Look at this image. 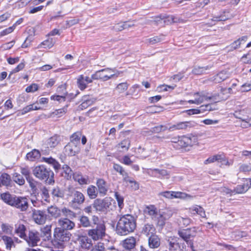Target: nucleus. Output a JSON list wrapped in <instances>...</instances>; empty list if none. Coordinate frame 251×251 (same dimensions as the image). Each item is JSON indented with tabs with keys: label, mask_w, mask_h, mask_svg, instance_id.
<instances>
[{
	"label": "nucleus",
	"mask_w": 251,
	"mask_h": 251,
	"mask_svg": "<svg viewBox=\"0 0 251 251\" xmlns=\"http://www.w3.org/2000/svg\"><path fill=\"white\" fill-rule=\"evenodd\" d=\"M87 193L90 199H94L98 196L99 192L96 187L90 185L87 189Z\"/></svg>",
	"instance_id": "37"
},
{
	"label": "nucleus",
	"mask_w": 251,
	"mask_h": 251,
	"mask_svg": "<svg viewBox=\"0 0 251 251\" xmlns=\"http://www.w3.org/2000/svg\"><path fill=\"white\" fill-rule=\"evenodd\" d=\"M248 38V36H243L234 41L229 46L226 47L228 51H231L240 48L242 44H244Z\"/></svg>",
	"instance_id": "19"
},
{
	"label": "nucleus",
	"mask_w": 251,
	"mask_h": 251,
	"mask_svg": "<svg viewBox=\"0 0 251 251\" xmlns=\"http://www.w3.org/2000/svg\"><path fill=\"white\" fill-rule=\"evenodd\" d=\"M165 36L163 35L154 36L147 39V42L151 45H153L159 43L164 40Z\"/></svg>",
	"instance_id": "47"
},
{
	"label": "nucleus",
	"mask_w": 251,
	"mask_h": 251,
	"mask_svg": "<svg viewBox=\"0 0 251 251\" xmlns=\"http://www.w3.org/2000/svg\"><path fill=\"white\" fill-rule=\"evenodd\" d=\"M29 183V186L32 190L36 189L37 181H36L31 176L26 179Z\"/></svg>",
	"instance_id": "58"
},
{
	"label": "nucleus",
	"mask_w": 251,
	"mask_h": 251,
	"mask_svg": "<svg viewBox=\"0 0 251 251\" xmlns=\"http://www.w3.org/2000/svg\"><path fill=\"white\" fill-rule=\"evenodd\" d=\"M227 12H228L224 11L223 12V15L214 16L212 20L214 21H225L229 18V17L228 16L226 15V13Z\"/></svg>",
	"instance_id": "62"
},
{
	"label": "nucleus",
	"mask_w": 251,
	"mask_h": 251,
	"mask_svg": "<svg viewBox=\"0 0 251 251\" xmlns=\"http://www.w3.org/2000/svg\"><path fill=\"white\" fill-rule=\"evenodd\" d=\"M70 237L71 234L68 231L56 227L54 230L53 245L56 248L63 249L65 244L70 240Z\"/></svg>",
	"instance_id": "4"
},
{
	"label": "nucleus",
	"mask_w": 251,
	"mask_h": 251,
	"mask_svg": "<svg viewBox=\"0 0 251 251\" xmlns=\"http://www.w3.org/2000/svg\"><path fill=\"white\" fill-rule=\"evenodd\" d=\"M2 231L5 234H11L13 231V227L8 224L2 223L1 225Z\"/></svg>",
	"instance_id": "51"
},
{
	"label": "nucleus",
	"mask_w": 251,
	"mask_h": 251,
	"mask_svg": "<svg viewBox=\"0 0 251 251\" xmlns=\"http://www.w3.org/2000/svg\"><path fill=\"white\" fill-rule=\"evenodd\" d=\"M159 196L169 199H173L174 198L192 199L193 198V196L185 193L169 191L161 192L159 194Z\"/></svg>",
	"instance_id": "10"
},
{
	"label": "nucleus",
	"mask_w": 251,
	"mask_h": 251,
	"mask_svg": "<svg viewBox=\"0 0 251 251\" xmlns=\"http://www.w3.org/2000/svg\"><path fill=\"white\" fill-rule=\"evenodd\" d=\"M211 68V66H196L192 70L193 74L195 75H201L206 72V71Z\"/></svg>",
	"instance_id": "33"
},
{
	"label": "nucleus",
	"mask_w": 251,
	"mask_h": 251,
	"mask_svg": "<svg viewBox=\"0 0 251 251\" xmlns=\"http://www.w3.org/2000/svg\"><path fill=\"white\" fill-rule=\"evenodd\" d=\"M79 221L80 226L83 227H89L91 226V222L89 218L86 216L82 215L79 218Z\"/></svg>",
	"instance_id": "41"
},
{
	"label": "nucleus",
	"mask_w": 251,
	"mask_h": 251,
	"mask_svg": "<svg viewBox=\"0 0 251 251\" xmlns=\"http://www.w3.org/2000/svg\"><path fill=\"white\" fill-rule=\"evenodd\" d=\"M73 178L75 181L78 182L80 185L87 184L88 183L87 178L84 177L81 174L75 173L73 175Z\"/></svg>",
	"instance_id": "36"
},
{
	"label": "nucleus",
	"mask_w": 251,
	"mask_h": 251,
	"mask_svg": "<svg viewBox=\"0 0 251 251\" xmlns=\"http://www.w3.org/2000/svg\"><path fill=\"white\" fill-rule=\"evenodd\" d=\"M61 213L68 219H73L76 217V214L75 212L66 207L61 209Z\"/></svg>",
	"instance_id": "46"
},
{
	"label": "nucleus",
	"mask_w": 251,
	"mask_h": 251,
	"mask_svg": "<svg viewBox=\"0 0 251 251\" xmlns=\"http://www.w3.org/2000/svg\"><path fill=\"white\" fill-rule=\"evenodd\" d=\"M1 199L6 204L14 207L21 212L26 211L29 206L27 199L25 197L11 195L5 193L1 194Z\"/></svg>",
	"instance_id": "2"
},
{
	"label": "nucleus",
	"mask_w": 251,
	"mask_h": 251,
	"mask_svg": "<svg viewBox=\"0 0 251 251\" xmlns=\"http://www.w3.org/2000/svg\"><path fill=\"white\" fill-rule=\"evenodd\" d=\"M166 19H167L168 21H171L173 22H175L172 17L168 16L166 18H165L164 16L162 17L159 16L155 17L153 22L154 23V24L156 25L163 24L166 22Z\"/></svg>",
	"instance_id": "45"
},
{
	"label": "nucleus",
	"mask_w": 251,
	"mask_h": 251,
	"mask_svg": "<svg viewBox=\"0 0 251 251\" xmlns=\"http://www.w3.org/2000/svg\"><path fill=\"white\" fill-rule=\"evenodd\" d=\"M62 169L65 174V177L68 179L70 178L73 175V172L70 167L67 165H64L63 166Z\"/></svg>",
	"instance_id": "57"
},
{
	"label": "nucleus",
	"mask_w": 251,
	"mask_h": 251,
	"mask_svg": "<svg viewBox=\"0 0 251 251\" xmlns=\"http://www.w3.org/2000/svg\"><path fill=\"white\" fill-rule=\"evenodd\" d=\"M115 198L118 202V206L120 209H122L124 206V198L118 192L115 193Z\"/></svg>",
	"instance_id": "60"
},
{
	"label": "nucleus",
	"mask_w": 251,
	"mask_h": 251,
	"mask_svg": "<svg viewBox=\"0 0 251 251\" xmlns=\"http://www.w3.org/2000/svg\"><path fill=\"white\" fill-rule=\"evenodd\" d=\"M13 179L19 185H23L25 183V180L23 176L18 173L13 174Z\"/></svg>",
	"instance_id": "48"
},
{
	"label": "nucleus",
	"mask_w": 251,
	"mask_h": 251,
	"mask_svg": "<svg viewBox=\"0 0 251 251\" xmlns=\"http://www.w3.org/2000/svg\"><path fill=\"white\" fill-rule=\"evenodd\" d=\"M228 77V75L225 72H221L213 77V80L215 83H220L226 80Z\"/></svg>",
	"instance_id": "39"
},
{
	"label": "nucleus",
	"mask_w": 251,
	"mask_h": 251,
	"mask_svg": "<svg viewBox=\"0 0 251 251\" xmlns=\"http://www.w3.org/2000/svg\"><path fill=\"white\" fill-rule=\"evenodd\" d=\"M51 194L53 197L57 198H63L64 195L63 191L60 189L58 187H55L53 189Z\"/></svg>",
	"instance_id": "54"
},
{
	"label": "nucleus",
	"mask_w": 251,
	"mask_h": 251,
	"mask_svg": "<svg viewBox=\"0 0 251 251\" xmlns=\"http://www.w3.org/2000/svg\"><path fill=\"white\" fill-rule=\"evenodd\" d=\"M51 225H46L41 228V236L44 238V240H49L51 238Z\"/></svg>",
	"instance_id": "28"
},
{
	"label": "nucleus",
	"mask_w": 251,
	"mask_h": 251,
	"mask_svg": "<svg viewBox=\"0 0 251 251\" xmlns=\"http://www.w3.org/2000/svg\"><path fill=\"white\" fill-rule=\"evenodd\" d=\"M190 212L193 214H197L201 217L205 218L206 215L203 208L199 205H195L189 208Z\"/></svg>",
	"instance_id": "29"
},
{
	"label": "nucleus",
	"mask_w": 251,
	"mask_h": 251,
	"mask_svg": "<svg viewBox=\"0 0 251 251\" xmlns=\"http://www.w3.org/2000/svg\"><path fill=\"white\" fill-rule=\"evenodd\" d=\"M195 125V123L191 121L179 122L171 126L169 128V130L173 131L175 130L186 129L188 128L194 126Z\"/></svg>",
	"instance_id": "17"
},
{
	"label": "nucleus",
	"mask_w": 251,
	"mask_h": 251,
	"mask_svg": "<svg viewBox=\"0 0 251 251\" xmlns=\"http://www.w3.org/2000/svg\"><path fill=\"white\" fill-rule=\"evenodd\" d=\"M173 214V211L169 209L164 211L159 210L158 226H162L165 225L166 220L170 218Z\"/></svg>",
	"instance_id": "18"
},
{
	"label": "nucleus",
	"mask_w": 251,
	"mask_h": 251,
	"mask_svg": "<svg viewBox=\"0 0 251 251\" xmlns=\"http://www.w3.org/2000/svg\"><path fill=\"white\" fill-rule=\"evenodd\" d=\"M25 227L23 224H19L16 226L15 233L21 238L25 239Z\"/></svg>",
	"instance_id": "38"
},
{
	"label": "nucleus",
	"mask_w": 251,
	"mask_h": 251,
	"mask_svg": "<svg viewBox=\"0 0 251 251\" xmlns=\"http://www.w3.org/2000/svg\"><path fill=\"white\" fill-rule=\"evenodd\" d=\"M81 137V133L79 131L74 133L70 137V143H74V144L79 146L80 139Z\"/></svg>",
	"instance_id": "42"
},
{
	"label": "nucleus",
	"mask_w": 251,
	"mask_h": 251,
	"mask_svg": "<svg viewBox=\"0 0 251 251\" xmlns=\"http://www.w3.org/2000/svg\"><path fill=\"white\" fill-rule=\"evenodd\" d=\"M60 141V136L54 135L47 140L48 148H54L56 146Z\"/></svg>",
	"instance_id": "30"
},
{
	"label": "nucleus",
	"mask_w": 251,
	"mask_h": 251,
	"mask_svg": "<svg viewBox=\"0 0 251 251\" xmlns=\"http://www.w3.org/2000/svg\"><path fill=\"white\" fill-rule=\"evenodd\" d=\"M47 212L51 217L54 218H57L61 216V209L54 205L49 207Z\"/></svg>",
	"instance_id": "24"
},
{
	"label": "nucleus",
	"mask_w": 251,
	"mask_h": 251,
	"mask_svg": "<svg viewBox=\"0 0 251 251\" xmlns=\"http://www.w3.org/2000/svg\"><path fill=\"white\" fill-rule=\"evenodd\" d=\"M96 185L98 191L101 196H104L106 195L109 189V186L103 179H97Z\"/></svg>",
	"instance_id": "16"
},
{
	"label": "nucleus",
	"mask_w": 251,
	"mask_h": 251,
	"mask_svg": "<svg viewBox=\"0 0 251 251\" xmlns=\"http://www.w3.org/2000/svg\"><path fill=\"white\" fill-rule=\"evenodd\" d=\"M113 168L115 171L119 173L122 176H125L126 173L123 167L119 164L113 163Z\"/></svg>",
	"instance_id": "55"
},
{
	"label": "nucleus",
	"mask_w": 251,
	"mask_h": 251,
	"mask_svg": "<svg viewBox=\"0 0 251 251\" xmlns=\"http://www.w3.org/2000/svg\"><path fill=\"white\" fill-rule=\"evenodd\" d=\"M128 84L126 82L120 83L117 85L115 88V90L118 92L119 94L124 93L128 87Z\"/></svg>",
	"instance_id": "49"
},
{
	"label": "nucleus",
	"mask_w": 251,
	"mask_h": 251,
	"mask_svg": "<svg viewBox=\"0 0 251 251\" xmlns=\"http://www.w3.org/2000/svg\"><path fill=\"white\" fill-rule=\"evenodd\" d=\"M67 106L64 107L62 108L58 109L53 112L51 114V116L54 117L55 116L61 117L67 111Z\"/></svg>",
	"instance_id": "56"
},
{
	"label": "nucleus",
	"mask_w": 251,
	"mask_h": 251,
	"mask_svg": "<svg viewBox=\"0 0 251 251\" xmlns=\"http://www.w3.org/2000/svg\"><path fill=\"white\" fill-rule=\"evenodd\" d=\"M189 231L187 229H182L178 231L179 236L182 238L187 244L192 245V243L190 240V234H189Z\"/></svg>",
	"instance_id": "35"
},
{
	"label": "nucleus",
	"mask_w": 251,
	"mask_h": 251,
	"mask_svg": "<svg viewBox=\"0 0 251 251\" xmlns=\"http://www.w3.org/2000/svg\"><path fill=\"white\" fill-rule=\"evenodd\" d=\"M25 239L29 245L33 247L37 245V243L40 240V237L37 232L29 231L28 237Z\"/></svg>",
	"instance_id": "23"
},
{
	"label": "nucleus",
	"mask_w": 251,
	"mask_h": 251,
	"mask_svg": "<svg viewBox=\"0 0 251 251\" xmlns=\"http://www.w3.org/2000/svg\"><path fill=\"white\" fill-rule=\"evenodd\" d=\"M77 84L79 88L83 90L87 87V84L84 81V76L82 75H80L77 78Z\"/></svg>",
	"instance_id": "52"
},
{
	"label": "nucleus",
	"mask_w": 251,
	"mask_h": 251,
	"mask_svg": "<svg viewBox=\"0 0 251 251\" xmlns=\"http://www.w3.org/2000/svg\"><path fill=\"white\" fill-rule=\"evenodd\" d=\"M58 224L62 229L66 231L72 229L75 226V224L68 218L60 219Z\"/></svg>",
	"instance_id": "20"
},
{
	"label": "nucleus",
	"mask_w": 251,
	"mask_h": 251,
	"mask_svg": "<svg viewBox=\"0 0 251 251\" xmlns=\"http://www.w3.org/2000/svg\"><path fill=\"white\" fill-rule=\"evenodd\" d=\"M167 129V127L163 125H159L155 126L151 128V131L154 133H159L162 131H165Z\"/></svg>",
	"instance_id": "63"
},
{
	"label": "nucleus",
	"mask_w": 251,
	"mask_h": 251,
	"mask_svg": "<svg viewBox=\"0 0 251 251\" xmlns=\"http://www.w3.org/2000/svg\"><path fill=\"white\" fill-rule=\"evenodd\" d=\"M136 227V219L130 214L121 217L116 226V232L120 235H126L134 231Z\"/></svg>",
	"instance_id": "1"
},
{
	"label": "nucleus",
	"mask_w": 251,
	"mask_h": 251,
	"mask_svg": "<svg viewBox=\"0 0 251 251\" xmlns=\"http://www.w3.org/2000/svg\"><path fill=\"white\" fill-rule=\"evenodd\" d=\"M11 182L10 176L7 174H2L0 176V187L1 185L8 186L10 185Z\"/></svg>",
	"instance_id": "34"
},
{
	"label": "nucleus",
	"mask_w": 251,
	"mask_h": 251,
	"mask_svg": "<svg viewBox=\"0 0 251 251\" xmlns=\"http://www.w3.org/2000/svg\"><path fill=\"white\" fill-rule=\"evenodd\" d=\"M136 239L133 237H129L123 241V247L127 251H131L136 246Z\"/></svg>",
	"instance_id": "22"
},
{
	"label": "nucleus",
	"mask_w": 251,
	"mask_h": 251,
	"mask_svg": "<svg viewBox=\"0 0 251 251\" xmlns=\"http://www.w3.org/2000/svg\"><path fill=\"white\" fill-rule=\"evenodd\" d=\"M249 188L248 183L247 184L244 183L243 184L238 185L233 190V194L244 193L248 191Z\"/></svg>",
	"instance_id": "32"
},
{
	"label": "nucleus",
	"mask_w": 251,
	"mask_h": 251,
	"mask_svg": "<svg viewBox=\"0 0 251 251\" xmlns=\"http://www.w3.org/2000/svg\"><path fill=\"white\" fill-rule=\"evenodd\" d=\"M1 235V233H0ZM1 240L3 241L7 250L10 251L13 247H14V243L12 237L7 235H0Z\"/></svg>",
	"instance_id": "26"
},
{
	"label": "nucleus",
	"mask_w": 251,
	"mask_h": 251,
	"mask_svg": "<svg viewBox=\"0 0 251 251\" xmlns=\"http://www.w3.org/2000/svg\"><path fill=\"white\" fill-rule=\"evenodd\" d=\"M112 199L109 197H105L103 199H97L93 204V207L97 212H107L111 205Z\"/></svg>",
	"instance_id": "7"
},
{
	"label": "nucleus",
	"mask_w": 251,
	"mask_h": 251,
	"mask_svg": "<svg viewBox=\"0 0 251 251\" xmlns=\"http://www.w3.org/2000/svg\"><path fill=\"white\" fill-rule=\"evenodd\" d=\"M111 70L109 69H104L101 70L97 71L95 74L92 75L91 77L89 76L84 77V81L86 82V84L91 83L92 79H102L103 80H107L110 77V76H108L107 75H101V73L106 71H110Z\"/></svg>",
	"instance_id": "11"
},
{
	"label": "nucleus",
	"mask_w": 251,
	"mask_h": 251,
	"mask_svg": "<svg viewBox=\"0 0 251 251\" xmlns=\"http://www.w3.org/2000/svg\"><path fill=\"white\" fill-rule=\"evenodd\" d=\"M82 100L83 101L78 106V108L80 110L86 109L89 106L92 105L95 101L94 98H90L87 96L83 97Z\"/></svg>",
	"instance_id": "27"
},
{
	"label": "nucleus",
	"mask_w": 251,
	"mask_h": 251,
	"mask_svg": "<svg viewBox=\"0 0 251 251\" xmlns=\"http://www.w3.org/2000/svg\"><path fill=\"white\" fill-rule=\"evenodd\" d=\"M20 172L25 176V179L31 176L30 169L27 166H21Z\"/></svg>",
	"instance_id": "50"
},
{
	"label": "nucleus",
	"mask_w": 251,
	"mask_h": 251,
	"mask_svg": "<svg viewBox=\"0 0 251 251\" xmlns=\"http://www.w3.org/2000/svg\"><path fill=\"white\" fill-rule=\"evenodd\" d=\"M149 246L151 248H157L160 244V239L158 236L153 234L151 235L148 240Z\"/></svg>",
	"instance_id": "25"
},
{
	"label": "nucleus",
	"mask_w": 251,
	"mask_h": 251,
	"mask_svg": "<svg viewBox=\"0 0 251 251\" xmlns=\"http://www.w3.org/2000/svg\"><path fill=\"white\" fill-rule=\"evenodd\" d=\"M80 242L81 246L83 248L89 249L92 246L91 241L87 238H83Z\"/></svg>",
	"instance_id": "61"
},
{
	"label": "nucleus",
	"mask_w": 251,
	"mask_h": 251,
	"mask_svg": "<svg viewBox=\"0 0 251 251\" xmlns=\"http://www.w3.org/2000/svg\"><path fill=\"white\" fill-rule=\"evenodd\" d=\"M155 228L152 225L147 224L143 226L142 232L146 236L153 235L155 231Z\"/></svg>",
	"instance_id": "31"
},
{
	"label": "nucleus",
	"mask_w": 251,
	"mask_h": 251,
	"mask_svg": "<svg viewBox=\"0 0 251 251\" xmlns=\"http://www.w3.org/2000/svg\"><path fill=\"white\" fill-rule=\"evenodd\" d=\"M130 144V140L126 139L123 140L119 144V146L125 151H127L129 148Z\"/></svg>",
	"instance_id": "59"
},
{
	"label": "nucleus",
	"mask_w": 251,
	"mask_h": 251,
	"mask_svg": "<svg viewBox=\"0 0 251 251\" xmlns=\"http://www.w3.org/2000/svg\"><path fill=\"white\" fill-rule=\"evenodd\" d=\"M167 242L170 251H183V246L178 243L176 237H169Z\"/></svg>",
	"instance_id": "15"
},
{
	"label": "nucleus",
	"mask_w": 251,
	"mask_h": 251,
	"mask_svg": "<svg viewBox=\"0 0 251 251\" xmlns=\"http://www.w3.org/2000/svg\"><path fill=\"white\" fill-rule=\"evenodd\" d=\"M216 161L221 163L222 165H225L227 166H230L232 163V162H229L226 159L224 155L216 154L208 157L206 160L204 161V164H208Z\"/></svg>",
	"instance_id": "12"
},
{
	"label": "nucleus",
	"mask_w": 251,
	"mask_h": 251,
	"mask_svg": "<svg viewBox=\"0 0 251 251\" xmlns=\"http://www.w3.org/2000/svg\"><path fill=\"white\" fill-rule=\"evenodd\" d=\"M33 175L38 179L44 181L49 184L54 182L53 172L44 165H38L32 170Z\"/></svg>",
	"instance_id": "5"
},
{
	"label": "nucleus",
	"mask_w": 251,
	"mask_h": 251,
	"mask_svg": "<svg viewBox=\"0 0 251 251\" xmlns=\"http://www.w3.org/2000/svg\"><path fill=\"white\" fill-rule=\"evenodd\" d=\"M40 156V152L38 150L34 149L31 151L27 153L26 157L27 160L33 161L36 159L38 158Z\"/></svg>",
	"instance_id": "40"
},
{
	"label": "nucleus",
	"mask_w": 251,
	"mask_h": 251,
	"mask_svg": "<svg viewBox=\"0 0 251 251\" xmlns=\"http://www.w3.org/2000/svg\"><path fill=\"white\" fill-rule=\"evenodd\" d=\"M193 97L194 99L188 100V103L199 105L208 100H212L215 102L219 101L222 100V99L219 98V94L214 95L211 97H208L203 92L195 93L193 94Z\"/></svg>",
	"instance_id": "6"
},
{
	"label": "nucleus",
	"mask_w": 251,
	"mask_h": 251,
	"mask_svg": "<svg viewBox=\"0 0 251 251\" xmlns=\"http://www.w3.org/2000/svg\"><path fill=\"white\" fill-rule=\"evenodd\" d=\"M70 192L73 199L69 202V205L75 209H79V206L82 204L85 201L84 195L80 192L75 190L74 189L70 188Z\"/></svg>",
	"instance_id": "8"
},
{
	"label": "nucleus",
	"mask_w": 251,
	"mask_h": 251,
	"mask_svg": "<svg viewBox=\"0 0 251 251\" xmlns=\"http://www.w3.org/2000/svg\"><path fill=\"white\" fill-rule=\"evenodd\" d=\"M39 109H40V108L37 107L36 106H34L33 104H30V105H28L25 106L21 111H19L17 115L18 116L23 115L31 110H38Z\"/></svg>",
	"instance_id": "44"
},
{
	"label": "nucleus",
	"mask_w": 251,
	"mask_h": 251,
	"mask_svg": "<svg viewBox=\"0 0 251 251\" xmlns=\"http://www.w3.org/2000/svg\"><path fill=\"white\" fill-rule=\"evenodd\" d=\"M32 217L35 223L43 225L46 221L47 215L44 211L33 209L32 210Z\"/></svg>",
	"instance_id": "13"
},
{
	"label": "nucleus",
	"mask_w": 251,
	"mask_h": 251,
	"mask_svg": "<svg viewBox=\"0 0 251 251\" xmlns=\"http://www.w3.org/2000/svg\"><path fill=\"white\" fill-rule=\"evenodd\" d=\"M93 224L95 226L87 231L88 236L94 241L102 240L106 236V226L103 222H99V218L96 215L92 217Z\"/></svg>",
	"instance_id": "3"
},
{
	"label": "nucleus",
	"mask_w": 251,
	"mask_h": 251,
	"mask_svg": "<svg viewBox=\"0 0 251 251\" xmlns=\"http://www.w3.org/2000/svg\"><path fill=\"white\" fill-rule=\"evenodd\" d=\"M198 143V140L196 137L194 136H181L178 141V144L174 145V147L177 149L188 146H192Z\"/></svg>",
	"instance_id": "9"
},
{
	"label": "nucleus",
	"mask_w": 251,
	"mask_h": 251,
	"mask_svg": "<svg viewBox=\"0 0 251 251\" xmlns=\"http://www.w3.org/2000/svg\"><path fill=\"white\" fill-rule=\"evenodd\" d=\"M79 146L72 143H69L64 148L65 152L69 156H74L79 151Z\"/></svg>",
	"instance_id": "21"
},
{
	"label": "nucleus",
	"mask_w": 251,
	"mask_h": 251,
	"mask_svg": "<svg viewBox=\"0 0 251 251\" xmlns=\"http://www.w3.org/2000/svg\"><path fill=\"white\" fill-rule=\"evenodd\" d=\"M38 89V86L37 84L33 83L30 86L27 87L25 89V91L27 93H33Z\"/></svg>",
	"instance_id": "64"
},
{
	"label": "nucleus",
	"mask_w": 251,
	"mask_h": 251,
	"mask_svg": "<svg viewBox=\"0 0 251 251\" xmlns=\"http://www.w3.org/2000/svg\"><path fill=\"white\" fill-rule=\"evenodd\" d=\"M144 212L146 214L149 215L151 219L156 222L158 225L159 210L158 211L154 205H151L147 206L144 210Z\"/></svg>",
	"instance_id": "14"
},
{
	"label": "nucleus",
	"mask_w": 251,
	"mask_h": 251,
	"mask_svg": "<svg viewBox=\"0 0 251 251\" xmlns=\"http://www.w3.org/2000/svg\"><path fill=\"white\" fill-rule=\"evenodd\" d=\"M212 105H213L212 104H207L205 105H201L199 108L200 113H203L207 111H210L215 110L216 108L215 107H213Z\"/></svg>",
	"instance_id": "53"
},
{
	"label": "nucleus",
	"mask_w": 251,
	"mask_h": 251,
	"mask_svg": "<svg viewBox=\"0 0 251 251\" xmlns=\"http://www.w3.org/2000/svg\"><path fill=\"white\" fill-rule=\"evenodd\" d=\"M236 239H239L242 238H250L251 237V231L247 232L244 231H235L233 233Z\"/></svg>",
	"instance_id": "43"
}]
</instances>
